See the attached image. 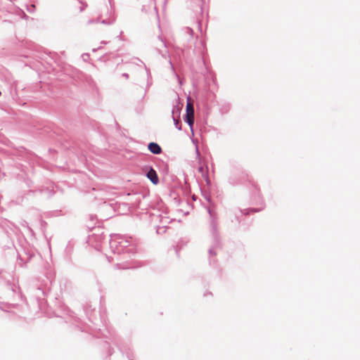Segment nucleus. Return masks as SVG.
<instances>
[{"label":"nucleus","mask_w":360,"mask_h":360,"mask_svg":"<svg viewBox=\"0 0 360 360\" xmlns=\"http://www.w3.org/2000/svg\"><path fill=\"white\" fill-rule=\"evenodd\" d=\"M110 249L116 256V259L120 260L118 257L122 255L121 259H125L136 253V246L131 237L114 234L110 236Z\"/></svg>","instance_id":"f257e3e1"},{"label":"nucleus","mask_w":360,"mask_h":360,"mask_svg":"<svg viewBox=\"0 0 360 360\" xmlns=\"http://www.w3.org/2000/svg\"><path fill=\"white\" fill-rule=\"evenodd\" d=\"M207 211L210 217V231L212 238L211 246L208 250L209 264L211 266H214L217 262L216 256L218 251L221 248V241L217 221V214L212 212L210 208L207 210Z\"/></svg>","instance_id":"f03ea898"},{"label":"nucleus","mask_w":360,"mask_h":360,"mask_svg":"<svg viewBox=\"0 0 360 360\" xmlns=\"http://www.w3.org/2000/svg\"><path fill=\"white\" fill-rule=\"evenodd\" d=\"M52 285L51 278L46 276L44 278L39 281L34 295L37 300L44 299L49 293Z\"/></svg>","instance_id":"7ed1b4c3"},{"label":"nucleus","mask_w":360,"mask_h":360,"mask_svg":"<svg viewBox=\"0 0 360 360\" xmlns=\"http://www.w3.org/2000/svg\"><path fill=\"white\" fill-rule=\"evenodd\" d=\"M146 177L154 184L157 185L159 183V178L157 172L149 165H146L143 168Z\"/></svg>","instance_id":"20e7f679"},{"label":"nucleus","mask_w":360,"mask_h":360,"mask_svg":"<svg viewBox=\"0 0 360 360\" xmlns=\"http://www.w3.org/2000/svg\"><path fill=\"white\" fill-rule=\"evenodd\" d=\"M169 220L167 217H162L160 219V225H158L156 226V233L159 235H162L165 233L168 228L165 224L169 223Z\"/></svg>","instance_id":"39448f33"},{"label":"nucleus","mask_w":360,"mask_h":360,"mask_svg":"<svg viewBox=\"0 0 360 360\" xmlns=\"http://www.w3.org/2000/svg\"><path fill=\"white\" fill-rule=\"evenodd\" d=\"M108 17L107 18H103L101 20H100V22L107 25H112L115 22V17L114 15V11L112 8L108 11Z\"/></svg>","instance_id":"423d86ee"},{"label":"nucleus","mask_w":360,"mask_h":360,"mask_svg":"<svg viewBox=\"0 0 360 360\" xmlns=\"http://www.w3.org/2000/svg\"><path fill=\"white\" fill-rule=\"evenodd\" d=\"M148 149L151 153L154 155H159L162 152V148L156 142H150L148 144Z\"/></svg>","instance_id":"0eeeda50"},{"label":"nucleus","mask_w":360,"mask_h":360,"mask_svg":"<svg viewBox=\"0 0 360 360\" xmlns=\"http://www.w3.org/2000/svg\"><path fill=\"white\" fill-rule=\"evenodd\" d=\"M184 121L188 124L190 127L191 131L193 134V124L195 120V114H184Z\"/></svg>","instance_id":"6e6552de"},{"label":"nucleus","mask_w":360,"mask_h":360,"mask_svg":"<svg viewBox=\"0 0 360 360\" xmlns=\"http://www.w3.org/2000/svg\"><path fill=\"white\" fill-rule=\"evenodd\" d=\"M114 344L118 347L121 353L126 354L128 358H130V355L128 352V350L130 349V348L128 347L127 345L123 342H119L116 340H114Z\"/></svg>","instance_id":"1a4fd4ad"},{"label":"nucleus","mask_w":360,"mask_h":360,"mask_svg":"<svg viewBox=\"0 0 360 360\" xmlns=\"http://www.w3.org/2000/svg\"><path fill=\"white\" fill-rule=\"evenodd\" d=\"M162 48H166V44H165V41L162 39V38L159 36L158 38V40L156 41V49H158V51H159V53L161 55L165 56L167 53V51H165V53H164L161 50Z\"/></svg>","instance_id":"9d476101"},{"label":"nucleus","mask_w":360,"mask_h":360,"mask_svg":"<svg viewBox=\"0 0 360 360\" xmlns=\"http://www.w3.org/2000/svg\"><path fill=\"white\" fill-rule=\"evenodd\" d=\"M175 103L176 104L174 105L172 110V112H181L183 108V104L180 103L179 98L176 99Z\"/></svg>","instance_id":"9b49d317"},{"label":"nucleus","mask_w":360,"mask_h":360,"mask_svg":"<svg viewBox=\"0 0 360 360\" xmlns=\"http://www.w3.org/2000/svg\"><path fill=\"white\" fill-rule=\"evenodd\" d=\"M180 115L181 114H178V117H175L174 114H172V120L174 121V124L175 127L179 130L181 129Z\"/></svg>","instance_id":"f8f14e48"},{"label":"nucleus","mask_w":360,"mask_h":360,"mask_svg":"<svg viewBox=\"0 0 360 360\" xmlns=\"http://www.w3.org/2000/svg\"><path fill=\"white\" fill-rule=\"evenodd\" d=\"M186 112L193 113L195 112L193 103L190 101L189 98H187V105L186 108Z\"/></svg>","instance_id":"ddd939ff"},{"label":"nucleus","mask_w":360,"mask_h":360,"mask_svg":"<svg viewBox=\"0 0 360 360\" xmlns=\"http://www.w3.org/2000/svg\"><path fill=\"white\" fill-rule=\"evenodd\" d=\"M262 209H257V208H248V209H245V210H243L242 211V213L243 214H245V215H248L250 214V213H255V212H258L259 211H261Z\"/></svg>","instance_id":"4468645a"},{"label":"nucleus","mask_w":360,"mask_h":360,"mask_svg":"<svg viewBox=\"0 0 360 360\" xmlns=\"http://www.w3.org/2000/svg\"><path fill=\"white\" fill-rule=\"evenodd\" d=\"M146 73H147V87H149L151 84H152V82H151V75H150V70L146 68Z\"/></svg>","instance_id":"2eb2a0df"},{"label":"nucleus","mask_w":360,"mask_h":360,"mask_svg":"<svg viewBox=\"0 0 360 360\" xmlns=\"http://www.w3.org/2000/svg\"><path fill=\"white\" fill-rule=\"evenodd\" d=\"M198 172L202 174V176L207 174V167H206V170L204 169L202 166L199 167Z\"/></svg>","instance_id":"dca6fc26"},{"label":"nucleus","mask_w":360,"mask_h":360,"mask_svg":"<svg viewBox=\"0 0 360 360\" xmlns=\"http://www.w3.org/2000/svg\"><path fill=\"white\" fill-rule=\"evenodd\" d=\"M102 17H103V15H101L100 17H98V18L97 19H96V20H89L88 21V24H89V25H90V24H92V23H98V22H101V21H100V19H101V18H102Z\"/></svg>","instance_id":"f3484780"},{"label":"nucleus","mask_w":360,"mask_h":360,"mask_svg":"<svg viewBox=\"0 0 360 360\" xmlns=\"http://www.w3.org/2000/svg\"><path fill=\"white\" fill-rule=\"evenodd\" d=\"M150 4L153 7L154 10H157L155 0H150Z\"/></svg>","instance_id":"a211bd4d"},{"label":"nucleus","mask_w":360,"mask_h":360,"mask_svg":"<svg viewBox=\"0 0 360 360\" xmlns=\"http://www.w3.org/2000/svg\"><path fill=\"white\" fill-rule=\"evenodd\" d=\"M203 177L205 179V181H206L207 184H210V179H209L208 174H206V175L203 176Z\"/></svg>","instance_id":"6ab92c4d"},{"label":"nucleus","mask_w":360,"mask_h":360,"mask_svg":"<svg viewBox=\"0 0 360 360\" xmlns=\"http://www.w3.org/2000/svg\"><path fill=\"white\" fill-rule=\"evenodd\" d=\"M195 153H196L197 156L200 157V151H199L198 146H196V147H195Z\"/></svg>","instance_id":"aec40b11"},{"label":"nucleus","mask_w":360,"mask_h":360,"mask_svg":"<svg viewBox=\"0 0 360 360\" xmlns=\"http://www.w3.org/2000/svg\"><path fill=\"white\" fill-rule=\"evenodd\" d=\"M187 30H188V33L190 34V35H191V36H192V35H193V30H192V29H191V28H189V27H187Z\"/></svg>","instance_id":"412c9836"},{"label":"nucleus","mask_w":360,"mask_h":360,"mask_svg":"<svg viewBox=\"0 0 360 360\" xmlns=\"http://www.w3.org/2000/svg\"><path fill=\"white\" fill-rule=\"evenodd\" d=\"M107 259H108V261H109L110 262H112V261H113V260H115V257H108H108H107Z\"/></svg>","instance_id":"4be33fe9"},{"label":"nucleus","mask_w":360,"mask_h":360,"mask_svg":"<svg viewBox=\"0 0 360 360\" xmlns=\"http://www.w3.org/2000/svg\"><path fill=\"white\" fill-rule=\"evenodd\" d=\"M113 352V348H110L108 350V354L110 356Z\"/></svg>","instance_id":"5701e85b"},{"label":"nucleus","mask_w":360,"mask_h":360,"mask_svg":"<svg viewBox=\"0 0 360 360\" xmlns=\"http://www.w3.org/2000/svg\"><path fill=\"white\" fill-rule=\"evenodd\" d=\"M122 77H125L126 79L129 78V75L127 73H123Z\"/></svg>","instance_id":"b1692460"},{"label":"nucleus","mask_w":360,"mask_h":360,"mask_svg":"<svg viewBox=\"0 0 360 360\" xmlns=\"http://www.w3.org/2000/svg\"><path fill=\"white\" fill-rule=\"evenodd\" d=\"M46 191L49 192V195H51L53 194V193L51 191H49V189H46Z\"/></svg>","instance_id":"393cba45"},{"label":"nucleus","mask_w":360,"mask_h":360,"mask_svg":"<svg viewBox=\"0 0 360 360\" xmlns=\"http://www.w3.org/2000/svg\"><path fill=\"white\" fill-rule=\"evenodd\" d=\"M85 7H86V4L84 6L80 8V11H82Z\"/></svg>","instance_id":"a878e982"},{"label":"nucleus","mask_w":360,"mask_h":360,"mask_svg":"<svg viewBox=\"0 0 360 360\" xmlns=\"http://www.w3.org/2000/svg\"><path fill=\"white\" fill-rule=\"evenodd\" d=\"M34 192H35L34 191L30 190V191H28V194L34 193Z\"/></svg>","instance_id":"bb28decb"},{"label":"nucleus","mask_w":360,"mask_h":360,"mask_svg":"<svg viewBox=\"0 0 360 360\" xmlns=\"http://www.w3.org/2000/svg\"><path fill=\"white\" fill-rule=\"evenodd\" d=\"M101 44H107V42H106V41H101Z\"/></svg>","instance_id":"cd10ccee"},{"label":"nucleus","mask_w":360,"mask_h":360,"mask_svg":"<svg viewBox=\"0 0 360 360\" xmlns=\"http://www.w3.org/2000/svg\"><path fill=\"white\" fill-rule=\"evenodd\" d=\"M169 64L171 65L172 68L173 69L174 68H173V65H172V62H171V61L169 62Z\"/></svg>","instance_id":"c85d7f7f"},{"label":"nucleus","mask_w":360,"mask_h":360,"mask_svg":"<svg viewBox=\"0 0 360 360\" xmlns=\"http://www.w3.org/2000/svg\"><path fill=\"white\" fill-rule=\"evenodd\" d=\"M43 191H44V190H39L40 193H42Z\"/></svg>","instance_id":"c756f323"},{"label":"nucleus","mask_w":360,"mask_h":360,"mask_svg":"<svg viewBox=\"0 0 360 360\" xmlns=\"http://www.w3.org/2000/svg\"><path fill=\"white\" fill-rule=\"evenodd\" d=\"M129 360H132V359H130Z\"/></svg>","instance_id":"7c9ffc66"}]
</instances>
